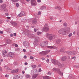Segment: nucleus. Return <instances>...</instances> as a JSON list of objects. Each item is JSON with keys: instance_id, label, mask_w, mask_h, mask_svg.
I'll list each match as a JSON object with an SVG mask.
<instances>
[{"instance_id": "nucleus-1", "label": "nucleus", "mask_w": 79, "mask_h": 79, "mask_svg": "<svg viewBox=\"0 0 79 79\" xmlns=\"http://www.w3.org/2000/svg\"><path fill=\"white\" fill-rule=\"evenodd\" d=\"M66 32H70V28H69L68 30L66 31L65 28H63L60 29L58 31V32L59 34H62V35H64Z\"/></svg>"}, {"instance_id": "nucleus-2", "label": "nucleus", "mask_w": 79, "mask_h": 79, "mask_svg": "<svg viewBox=\"0 0 79 79\" xmlns=\"http://www.w3.org/2000/svg\"><path fill=\"white\" fill-rule=\"evenodd\" d=\"M52 63L55 65H58L60 68H62L64 66L63 64H61L60 63L58 62V60H56L55 59H52Z\"/></svg>"}, {"instance_id": "nucleus-3", "label": "nucleus", "mask_w": 79, "mask_h": 79, "mask_svg": "<svg viewBox=\"0 0 79 79\" xmlns=\"http://www.w3.org/2000/svg\"><path fill=\"white\" fill-rule=\"evenodd\" d=\"M46 36L48 38L49 40H52L53 39L55 38V35H51L48 33H46Z\"/></svg>"}, {"instance_id": "nucleus-4", "label": "nucleus", "mask_w": 79, "mask_h": 79, "mask_svg": "<svg viewBox=\"0 0 79 79\" xmlns=\"http://www.w3.org/2000/svg\"><path fill=\"white\" fill-rule=\"evenodd\" d=\"M35 41L33 43V44L35 47H36L39 44V40L40 38L37 36H35Z\"/></svg>"}, {"instance_id": "nucleus-5", "label": "nucleus", "mask_w": 79, "mask_h": 79, "mask_svg": "<svg viewBox=\"0 0 79 79\" xmlns=\"http://www.w3.org/2000/svg\"><path fill=\"white\" fill-rule=\"evenodd\" d=\"M50 51H43L39 53V55H41V56H45V55H46L47 54H48V53H50Z\"/></svg>"}, {"instance_id": "nucleus-6", "label": "nucleus", "mask_w": 79, "mask_h": 79, "mask_svg": "<svg viewBox=\"0 0 79 79\" xmlns=\"http://www.w3.org/2000/svg\"><path fill=\"white\" fill-rule=\"evenodd\" d=\"M52 70L53 71H55L56 73L61 74V75H63V73L60 71V69H59L54 68L52 69Z\"/></svg>"}, {"instance_id": "nucleus-7", "label": "nucleus", "mask_w": 79, "mask_h": 79, "mask_svg": "<svg viewBox=\"0 0 79 79\" xmlns=\"http://www.w3.org/2000/svg\"><path fill=\"white\" fill-rule=\"evenodd\" d=\"M48 42L47 41H46L45 42H43L41 43L40 44V46L41 47H46V45L48 44Z\"/></svg>"}, {"instance_id": "nucleus-8", "label": "nucleus", "mask_w": 79, "mask_h": 79, "mask_svg": "<svg viewBox=\"0 0 79 79\" xmlns=\"http://www.w3.org/2000/svg\"><path fill=\"white\" fill-rule=\"evenodd\" d=\"M2 55L4 57H6L7 56V52L6 50H4L2 52Z\"/></svg>"}, {"instance_id": "nucleus-9", "label": "nucleus", "mask_w": 79, "mask_h": 79, "mask_svg": "<svg viewBox=\"0 0 79 79\" xmlns=\"http://www.w3.org/2000/svg\"><path fill=\"white\" fill-rule=\"evenodd\" d=\"M26 15L25 14V13L24 11H21L20 13L18 15L17 17L18 18L21 17V16H24Z\"/></svg>"}, {"instance_id": "nucleus-10", "label": "nucleus", "mask_w": 79, "mask_h": 79, "mask_svg": "<svg viewBox=\"0 0 79 79\" xmlns=\"http://www.w3.org/2000/svg\"><path fill=\"white\" fill-rule=\"evenodd\" d=\"M31 3L32 6L33 5V6H36L37 5V2L34 0H31Z\"/></svg>"}, {"instance_id": "nucleus-11", "label": "nucleus", "mask_w": 79, "mask_h": 79, "mask_svg": "<svg viewBox=\"0 0 79 79\" xmlns=\"http://www.w3.org/2000/svg\"><path fill=\"white\" fill-rule=\"evenodd\" d=\"M14 55V54L12 52L9 53L7 54V56L6 57H12Z\"/></svg>"}, {"instance_id": "nucleus-12", "label": "nucleus", "mask_w": 79, "mask_h": 79, "mask_svg": "<svg viewBox=\"0 0 79 79\" xmlns=\"http://www.w3.org/2000/svg\"><path fill=\"white\" fill-rule=\"evenodd\" d=\"M24 32V34H25V35H28L29 34V31L28 30L25 29V30Z\"/></svg>"}, {"instance_id": "nucleus-13", "label": "nucleus", "mask_w": 79, "mask_h": 79, "mask_svg": "<svg viewBox=\"0 0 79 79\" xmlns=\"http://www.w3.org/2000/svg\"><path fill=\"white\" fill-rule=\"evenodd\" d=\"M37 19H34L32 21V23L33 24H35L37 23Z\"/></svg>"}, {"instance_id": "nucleus-14", "label": "nucleus", "mask_w": 79, "mask_h": 79, "mask_svg": "<svg viewBox=\"0 0 79 79\" xmlns=\"http://www.w3.org/2000/svg\"><path fill=\"white\" fill-rule=\"evenodd\" d=\"M39 76V74H34L32 76V79H35L37 76Z\"/></svg>"}, {"instance_id": "nucleus-15", "label": "nucleus", "mask_w": 79, "mask_h": 79, "mask_svg": "<svg viewBox=\"0 0 79 79\" xmlns=\"http://www.w3.org/2000/svg\"><path fill=\"white\" fill-rule=\"evenodd\" d=\"M49 30V29L47 27H44L43 29V30L45 31V32H47L48 31V30Z\"/></svg>"}, {"instance_id": "nucleus-16", "label": "nucleus", "mask_w": 79, "mask_h": 79, "mask_svg": "<svg viewBox=\"0 0 79 79\" xmlns=\"http://www.w3.org/2000/svg\"><path fill=\"white\" fill-rule=\"evenodd\" d=\"M19 75H16L14 77H13V79H21Z\"/></svg>"}, {"instance_id": "nucleus-17", "label": "nucleus", "mask_w": 79, "mask_h": 79, "mask_svg": "<svg viewBox=\"0 0 79 79\" xmlns=\"http://www.w3.org/2000/svg\"><path fill=\"white\" fill-rule=\"evenodd\" d=\"M28 35L29 37H35L34 38H35V36H37L34 35H33V34H31L29 33L28 35Z\"/></svg>"}, {"instance_id": "nucleus-18", "label": "nucleus", "mask_w": 79, "mask_h": 79, "mask_svg": "<svg viewBox=\"0 0 79 79\" xmlns=\"http://www.w3.org/2000/svg\"><path fill=\"white\" fill-rule=\"evenodd\" d=\"M11 41L9 39H7L6 40V43L8 44H10L11 43Z\"/></svg>"}, {"instance_id": "nucleus-19", "label": "nucleus", "mask_w": 79, "mask_h": 79, "mask_svg": "<svg viewBox=\"0 0 79 79\" xmlns=\"http://www.w3.org/2000/svg\"><path fill=\"white\" fill-rule=\"evenodd\" d=\"M61 60L62 61H66V57H63L61 58Z\"/></svg>"}, {"instance_id": "nucleus-20", "label": "nucleus", "mask_w": 79, "mask_h": 79, "mask_svg": "<svg viewBox=\"0 0 79 79\" xmlns=\"http://www.w3.org/2000/svg\"><path fill=\"white\" fill-rule=\"evenodd\" d=\"M56 42L57 44V45H58V44H60V43L61 42V40L60 39H58L56 41Z\"/></svg>"}, {"instance_id": "nucleus-21", "label": "nucleus", "mask_w": 79, "mask_h": 79, "mask_svg": "<svg viewBox=\"0 0 79 79\" xmlns=\"http://www.w3.org/2000/svg\"><path fill=\"white\" fill-rule=\"evenodd\" d=\"M51 79V77H48V76H46L43 77V79Z\"/></svg>"}, {"instance_id": "nucleus-22", "label": "nucleus", "mask_w": 79, "mask_h": 79, "mask_svg": "<svg viewBox=\"0 0 79 79\" xmlns=\"http://www.w3.org/2000/svg\"><path fill=\"white\" fill-rule=\"evenodd\" d=\"M40 9L41 10H45V9H46V6H42L41 7Z\"/></svg>"}, {"instance_id": "nucleus-23", "label": "nucleus", "mask_w": 79, "mask_h": 79, "mask_svg": "<svg viewBox=\"0 0 79 79\" xmlns=\"http://www.w3.org/2000/svg\"><path fill=\"white\" fill-rule=\"evenodd\" d=\"M6 5L5 4H2L1 6V7L3 9H5V8H6Z\"/></svg>"}, {"instance_id": "nucleus-24", "label": "nucleus", "mask_w": 79, "mask_h": 79, "mask_svg": "<svg viewBox=\"0 0 79 79\" xmlns=\"http://www.w3.org/2000/svg\"><path fill=\"white\" fill-rule=\"evenodd\" d=\"M11 24H12L13 26H17V23L15 22H10Z\"/></svg>"}, {"instance_id": "nucleus-25", "label": "nucleus", "mask_w": 79, "mask_h": 79, "mask_svg": "<svg viewBox=\"0 0 79 79\" xmlns=\"http://www.w3.org/2000/svg\"><path fill=\"white\" fill-rule=\"evenodd\" d=\"M55 9L56 10H57V9H58V10H60V9H61V8L60 6H58L56 7H55Z\"/></svg>"}, {"instance_id": "nucleus-26", "label": "nucleus", "mask_w": 79, "mask_h": 79, "mask_svg": "<svg viewBox=\"0 0 79 79\" xmlns=\"http://www.w3.org/2000/svg\"><path fill=\"white\" fill-rule=\"evenodd\" d=\"M47 47L48 48H54V46H47Z\"/></svg>"}, {"instance_id": "nucleus-27", "label": "nucleus", "mask_w": 79, "mask_h": 79, "mask_svg": "<svg viewBox=\"0 0 79 79\" xmlns=\"http://www.w3.org/2000/svg\"><path fill=\"white\" fill-rule=\"evenodd\" d=\"M31 66L33 69H35L37 67V66L36 65H31Z\"/></svg>"}, {"instance_id": "nucleus-28", "label": "nucleus", "mask_w": 79, "mask_h": 79, "mask_svg": "<svg viewBox=\"0 0 79 79\" xmlns=\"http://www.w3.org/2000/svg\"><path fill=\"white\" fill-rule=\"evenodd\" d=\"M31 74H35V71L34 70H32L31 72Z\"/></svg>"}, {"instance_id": "nucleus-29", "label": "nucleus", "mask_w": 79, "mask_h": 79, "mask_svg": "<svg viewBox=\"0 0 79 79\" xmlns=\"http://www.w3.org/2000/svg\"><path fill=\"white\" fill-rule=\"evenodd\" d=\"M26 78H29V79H30L31 78V76L29 75H26Z\"/></svg>"}, {"instance_id": "nucleus-30", "label": "nucleus", "mask_w": 79, "mask_h": 79, "mask_svg": "<svg viewBox=\"0 0 79 79\" xmlns=\"http://www.w3.org/2000/svg\"><path fill=\"white\" fill-rule=\"evenodd\" d=\"M23 45L25 47H26V46H27V42H26L25 43H23Z\"/></svg>"}, {"instance_id": "nucleus-31", "label": "nucleus", "mask_w": 79, "mask_h": 79, "mask_svg": "<svg viewBox=\"0 0 79 79\" xmlns=\"http://www.w3.org/2000/svg\"><path fill=\"white\" fill-rule=\"evenodd\" d=\"M69 77L71 79H75V78H74V77H73L71 75H69Z\"/></svg>"}, {"instance_id": "nucleus-32", "label": "nucleus", "mask_w": 79, "mask_h": 79, "mask_svg": "<svg viewBox=\"0 0 79 79\" xmlns=\"http://www.w3.org/2000/svg\"><path fill=\"white\" fill-rule=\"evenodd\" d=\"M64 48H62L61 49H60V52H64Z\"/></svg>"}, {"instance_id": "nucleus-33", "label": "nucleus", "mask_w": 79, "mask_h": 79, "mask_svg": "<svg viewBox=\"0 0 79 79\" xmlns=\"http://www.w3.org/2000/svg\"><path fill=\"white\" fill-rule=\"evenodd\" d=\"M63 26H64V27H66L68 26V24L66 23H63Z\"/></svg>"}, {"instance_id": "nucleus-34", "label": "nucleus", "mask_w": 79, "mask_h": 79, "mask_svg": "<svg viewBox=\"0 0 79 79\" xmlns=\"http://www.w3.org/2000/svg\"><path fill=\"white\" fill-rule=\"evenodd\" d=\"M72 36V33H70L69 35V37H70Z\"/></svg>"}, {"instance_id": "nucleus-35", "label": "nucleus", "mask_w": 79, "mask_h": 79, "mask_svg": "<svg viewBox=\"0 0 79 79\" xmlns=\"http://www.w3.org/2000/svg\"><path fill=\"white\" fill-rule=\"evenodd\" d=\"M37 35H40V34H42V32L39 31L38 32H37Z\"/></svg>"}, {"instance_id": "nucleus-36", "label": "nucleus", "mask_w": 79, "mask_h": 79, "mask_svg": "<svg viewBox=\"0 0 79 79\" xmlns=\"http://www.w3.org/2000/svg\"><path fill=\"white\" fill-rule=\"evenodd\" d=\"M15 50H16V51H17V52H19V51L20 50V49L19 48H17L15 49Z\"/></svg>"}, {"instance_id": "nucleus-37", "label": "nucleus", "mask_w": 79, "mask_h": 79, "mask_svg": "<svg viewBox=\"0 0 79 79\" xmlns=\"http://www.w3.org/2000/svg\"><path fill=\"white\" fill-rule=\"evenodd\" d=\"M11 2H17V0H11Z\"/></svg>"}, {"instance_id": "nucleus-38", "label": "nucleus", "mask_w": 79, "mask_h": 79, "mask_svg": "<svg viewBox=\"0 0 79 79\" xmlns=\"http://www.w3.org/2000/svg\"><path fill=\"white\" fill-rule=\"evenodd\" d=\"M30 58L31 60H33L34 59V57L32 56H30Z\"/></svg>"}, {"instance_id": "nucleus-39", "label": "nucleus", "mask_w": 79, "mask_h": 79, "mask_svg": "<svg viewBox=\"0 0 79 79\" xmlns=\"http://www.w3.org/2000/svg\"><path fill=\"white\" fill-rule=\"evenodd\" d=\"M38 15H41V12L39 11L38 13Z\"/></svg>"}, {"instance_id": "nucleus-40", "label": "nucleus", "mask_w": 79, "mask_h": 79, "mask_svg": "<svg viewBox=\"0 0 79 79\" xmlns=\"http://www.w3.org/2000/svg\"><path fill=\"white\" fill-rule=\"evenodd\" d=\"M18 70L17 69H16L15 70V73H18Z\"/></svg>"}, {"instance_id": "nucleus-41", "label": "nucleus", "mask_w": 79, "mask_h": 79, "mask_svg": "<svg viewBox=\"0 0 79 79\" xmlns=\"http://www.w3.org/2000/svg\"><path fill=\"white\" fill-rule=\"evenodd\" d=\"M10 36L11 37H13L14 36V35H13V34H10Z\"/></svg>"}, {"instance_id": "nucleus-42", "label": "nucleus", "mask_w": 79, "mask_h": 79, "mask_svg": "<svg viewBox=\"0 0 79 79\" xmlns=\"http://www.w3.org/2000/svg\"><path fill=\"white\" fill-rule=\"evenodd\" d=\"M11 73H15V70H13L11 71Z\"/></svg>"}, {"instance_id": "nucleus-43", "label": "nucleus", "mask_w": 79, "mask_h": 79, "mask_svg": "<svg viewBox=\"0 0 79 79\" xmlns=\"http://www.w3.org/2000/svg\"><path fill=\"white\" fill-rule=\"evenodd\" d=\"M5 77H9V75L6 74V75H5Z\"/></svg>"}, {"instance_id": "nucleus-44", "label": "nucleus", "mask_w": 79, "mask_h": 79, "mask_svg": "<svg viewBox=\"0 0 79 79\" xmlns=\"http://www.w3.org/2000/svg\"><path fill=\"white\" fill-rule=\"evenodd\" d=\"M48 74L49 75H51V74H52V73H51L50 72H49L48 73Z\"/></svg>"}, {"instance_id": "nucleus-45", "label": "nucleus", "mask_w": 79, "mask_h": 79, "mask_svg": "<svg viewBox=\"0 0 79 79\" xmlns=\"http://www.w3.org/2000/svg\"><path fill=\"white\" fill-rule=\"evenodd\" d=\"M16 6L18 7V6H19V3H16Z\"/></svg>"}, {"instance_id": "nucleus-46", "label": "nucleus", "mask_w": 79, "mask_h": 79, "mask_svg": "<svg viewBox=\"0 0 79 79\" xmlns=\"http://www.w3.org/2000/svg\"><path fill=\"white\" fill-rule=\"evenodd\" d=\"M46 62H47V63H48L49 62V59H48L46 60Z\"/></svg>"}, {"instance_id": "nucleus-47", "label": "nucleus", "mask_w": 79, "mask_h": 79, "mask_svg": "<svg viewBox=\"0 0 79 79\" xmlns=\"http://www.w3.org/2000/svg\"><path fill=\"white\" fill-rule=\"evenodd\" d=\"M73 59H74V60H75V59H76V57L74 56V57H72V60H73Z\"/></svg>"}, {"instance_id": "nucleus-48", "label": "nucleus", "mask_w": 79, "mask_h": 79, "mask_svg": "<svg viewBox=\"0 0 79 79\" xmlns=\"http://www.w3.org/2000/svg\"><path fill=\"white\" fill-rule=\"evenodd\" d=\"M42 71V70L40 68L39 69V72H41V71Z\"/></svg>"}, {"instance_id": "nucleus-49", "label": "nucleus", "mask_w": 79, "mask_h": 79, "mask_svg": "<svg viewBox=\"0 0 79 79\" xmlns=\"http://www.w3.org/2000/svg\"><path fill=\"white\" fill-rule=\"evenodd\" d=\"M18 44H15V47H18Z\"/></svg>"}, {"instance_id": "nucleus-50", "label": "nucleus", "mask_w": 79, "mask_h": 79, "mask_svg": "<svg viewBox=\"0 0 79 79\" xmlns=\"http://www.w3.org/2000/svg\"><path fill=\"white\" fill-rule=\"evenodd\" d=\"M34 32H37V29L34 28Z\"/></svg>"}, {"instance_id": "nucleus-51", "label": "nucleus", "mask_w": 79, "mask_h": 79, "mask_svg": "<svg viewBox=\"0 0 79 79\" xmlns=\"http://www.w3.org/2000/svg\"><path fill=\"white\" fill-rule=\"evenodd\" d=\"M9 14H8V13H6L5 14V15H6V16H8Z\"/></svg>"}, {"instance_id": "nucleus-52", "label": "nucleus", "mask_w": 79, "mask_h": 79, "mask_svg": "<svg viewBox=\"0 0 79 79\" xmlns=\"http://www.w3.org/2000/svg\"><path fill=\"white\" fill-rule=\"evenodd\" d=\"M14 35L15 37H16V33H14Z\"/></svg>"}, {"instance_id": "nucleus-53", "label": "nucleus", "mask_w": 79, "mask_h": 79, "mask_svg": "<svg viewBox=\"0 0 79 79\" xmlns=\"http://www.w3.org/2000/svg\"><path fill=\"white\" fill-rule=\"evenodd\" d=\"M3 3V1L2 0H0V3Z\"/></svg>"}, {"instance_id": "nucleus-54", "label": "nucleus", "mask_w": 79, "mask_h": 79, "mask_svg": "<svg viewBox=\"0 0 79 79\" xmlns=\"http://www.w3.org/2000/svg\"><path fill=\"white\" fill-rule=\"evenodd\" d=\"M41 60H45V58L42 57V58H41Z\"/></svg>"}, {"instance_id": "nucleus-55", "label": "nucleus", "mask_w": 79, "mask_h": 79, "mask_svg": "<svg viewBox=\"0 0 79 79\" xmlns=\"http://www.w3.org/2000/svg\"><path fill=\"white\" fill-rule=\"evenodd\" d=\"M37 2L38 3H40V2H41V1L40 0H38Z\"/></svg>"}, {"instance_id": "nucleus-56", "label": "nucleus", "mask_w": 79, "mask_h": 79, "mask_svg": "<svg viewBox=\"0 0 79 79\" xmlns=\"http://www.w3.org/2000/svg\"><path fill=\"white\" fill-rule=\"evenodd\" d=\"M73 35H75V34H76V31H74L73 33Z\"/></svg>"}, {"instance_id": "nucleus-57", "label": "nucleus", "mask_w": 79, "mask_h": 79, "mask_svg": "<svg viewBox=\"0 0 79 79\" xmlns=\"http://www.w3.org/2000/svg\"><path fill=\"white\" fill-rule=\"evenodd\" d=\"M24 58L26 59V58H27V56H24Z\"/></svg>"}, {"instance_id": "nucleus-58", "label": "nucleus", "mask_w": 79, "mask_h": 79, "mask_svg": "<svg viewBox=\"0 0 79 79\" xmlns=\"http://www.w3.org/2000/svg\"><path fill=\"white\" fill-rule=\"evenodd\" d=\"M22 74H24L25 73V72L23 70L22 71Z\"/></svg>"}, {"instance_id": "nucleus-59", "label": "nucleus", "mask_w": 79, "mask_h": 79, "mask_svg": "<svg viewBox=\"0 0 79 79\" xmlns=\"http://www.w3.org/2000/svg\"><path fill=\"white\" fill-rule=\"evenodd\" d=\"M0 34H3V32L2 31H0Z\"/></svg>"}, {"instance_id": "nucleus-60", "label": "nucleus", "mask_w": 79, "mask_h": 79, "mask_svg": "<svg viewBox=\"0 0 79 79\" xmlns=\"http://www.w3.org/2000/svg\"><path fill=\"white\" fill-rule=\"evenodd\" d=\"M75 24H77V21H76L75 23Z\"/></svg>"}, {"instance_id": "nucleus-61", "label": "nucleus", "mask_w": 79, "mask_h": 79, "mask_svg": "<svg viewBox=\"0 0 79 79\" xmlns=\"http://www.w3.org/2000/svg\"><path fill=\"white\" fill-rule=\"evenodd\" d=\"M27 62H25V64H24L25 65H27Z\"/></svg>"}, {"instance_id": "nucleus-62", "label": "nucleus", "mask_w": 79, "mask_h": 79, "mask_svg": "<svg viewBox=\"0 0 79 79\" xmlns=\"http://www.w3.org/2000/svg\"><path fill=\"white\" fill-rule=\"evenodd\" d=\"M23 51L24 52H26V49H23Z\"/></svg>"}, {"instance_id": "nucleus-63", "label": "nucleus", "mask_w": 79, "mask_h": 79, "mask_svg": "<svg viewBox=\"0 0 79 79\" xmlns=\"http://www.w3.org/2000/svg\"><path fill=\"white\" fill-rule=\"evenodd\" d=\"M7 19H10V17H7Z\"/></svg>"}, {"instance_id": "nucleus-64", "label": "nucleus", "mask_w": 79, "mask_h": 79, "mask_svg": "<svg viewBox=\"0 0 79 79\" xmlns=\"http://www.w3.org/2000/svg\"><path fill=\"white\" fill-rule=\"evenodd\" d=\"M77 35L78 36H79V32L77 33Z\"/></svg>"}]
</instances>
